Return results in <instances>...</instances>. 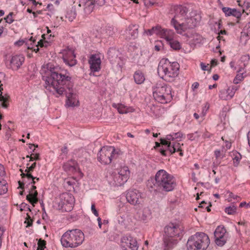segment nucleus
<instances>
[{
  "instance_id": "nucleus-1",
  "label": "nucleus",
  "mask_w": 250,
  "mask_h": 250,
  "mask_svg": "<svg viewBox=\"0 0 250 250\" xmlns=\"http://www.w3.org/2000/svg\"><path fill=\"white\" fill-rule=\"evenodd\" d=\"M41 73L45 81L44 87L54 94H65L66 104L68 106L79 105V101L76 94L74 93L73 83L69 75L63 74L62 69L54 63H43L42 66Z\"/></svg>"
},
{
  "instance_id": "nucleus-2",
  "label": "nucleus",
  "mask_w": 250,
  "mask_h": 250,
  "mask_svg": "<svg viewBox=\"0 0 250 250\" xmlns=\"http://www.w3.org/2000/svg\"><path fill=\"white\" fill-rule=\"evenodd\" d=\"M176 186L174 177L164 169L158 170L154 178L147 182L146 186L151 192H169Z\"/></svg>"
},
{
  "instance_id": "nucleus-3",
  "label": "nucleus",
  "mask_w": 250,
  "mask_h": 250,
  "mask_svg": "<svg viewBox=\"0 0 250 250\" xmlns=\"http://www.w3.org/2000/svg\"><path fill=\"white\" fill-rule=\"evenodd\" d=\"M174 17L171 21V24L178 34H182L188 29L192 28L197 24V21L193 18H188L186 15L187 8L181 5L173 7Z\"/></svg>"
},
{
  "instance_id": "nucleus-4",
  "label": "nucleus",
  "mask_w": 250,
  "mask_h": 250,
  "mask_svg": "<svg viewBox=\"0 0 250 250\" xmlns=\"http://www.w3.org/2000/svg\"><path fill=\"white\" fill-rule=\"evenodd\" d=\"M84 240L83 233L79 229H69L61 237V243L64 248H75L81 245Z\"/></svg>"
},
{
  "instance_id": "nucleus-5",
  "label": "nucleus",
  "mask_w": 250,
  "mask_h": 250,
  "mask_svg": "<svg viewBox=\"0 0 250 250\" xmlns=\"http://www.w3.org/2000/svg\"><path fill=\"white\" fill-rule=\"evenodd\" d=\"M152 91L155 100L161 104L169 103L172 99L171 86L163 82H157L152 87Z\"/></svg>"
},
{
  "instance_id": "nucleus-6",
  "label": "nucleus",
  "mask_w": 250,
  "mask_h": 250,
  "mask_svg": "<svg viewBox=\"0 0 250 250\" xmlns=\"http://www.w3.org/2000/svg\"><path fill=\"white\" fill-rule=\"evenodd\" d=\"M209 243L208 235L204 232H198L189 237L187 247L188 250H205Z\"/></svg>"
},
{
  "instance_id": "nucleus-7",
  "label": "nucleus",
  "mask_w": 250,
  "mask_h": 250,
  "mask_svg": "<svg viewBox=\"0 0 250 250\" xmlns=\"http://www.w3.org/2000/svg\"><path fill=\"white\" fill-rule=\"evenodd\" d=\"M179 63H159L158 74L163 79L168 80L177 77L179 74Z\"/></svg>"
},
{
  "instance_id": "nucleus-8",
  "label": "nucleus",
  "mask_w": 250,
  "mask_h": 250,
  "mask_svg": "<svg viewBox=\"0 0 250 250\" xmlns=\"http://www.w3.org/2000/svg\"><path fill=\"white\" fill-rule=\"evenodd\" d=\"M118 154L114 147L105 146L103 147L97 154L98 160L102 164L107 165L111 163L113 159L117 158Z\"/></svg>"
},
{
  "instance_id": "nucleus-9",
  "label": "nucleus",
  "mask_w": 250,
  "mask_h": 250,
  "mask_svg": "<svg viewBox=\"0 0 250 250\" xmlns=\"http://www.w3.org/2000/svg\"><path fill=\"white\" fill-rule=\"evenodd\" d=\"M146 33L148 35L155 34L158 37L164 39L168 42L175 39L176 36L173 30L169 29L162 28L159 26L152 27L151 29L146 31Z\"/></svg>"
},
{
  "instance_id": "nucleus-10",
  "label": "nucleus",
  "mask_w": 250,
  "mask_h": 250,
  "mask_svg": "<svg viewBox=\"0 0 250 250\" xmlns=\"http://www.w3.org/2000/svg\"><path fill=\"white\" fill-rule=\"evenodd\" d=\"M130 173V170L127 166H121L118 169V173L113 175V184L117 186L124 185L128 179Z\"/></svg>"
},
{
  "instance_id": "nucleus-11",
  "label": "nucleus",
  "mask_w": 250,
  "mask_h": 250,
  "mask_svg": "<svg viewBox=\"0 0 250 250\" xmlns=\"http://www.w3.org/2000/svg\"><path fill=\"white\" fill-rule=\"evenodd\" d=\"M120 246L123 250H138L139 247L136 238L130 235H125L121 237Z\"/></svg>"
},
{
  "instance_id": "nucleus-12",
  "label": "nucleus",
  "mask_w": 250,
  "mask_h": 250,
  "mask_svg": "<svg viewBox=\"0 0 250 250\" xmlns=\"http://www.w3.org/2000/svg\"><path fill=\"white\" fill-rule=\"evenodd\" d=\"M183 231V228L179 223H170L165 228V235L168 237H180Z\"/></svg>"
},
{
  "instance_id": "nucleus-13",
  "label": "nucleus",
  "mask_w": 250,
  "mask_h": 250,
  "mask_svg": "<svg viewBox=\"0 0 250 250\" xmlns=\"http://www.w3.org/2000/svg\"><path fill=\"white\" fill-rule=\"evenodd\" d=\"M126 199L128 203L132 205H138L143 201L142 194L139 190H128L126 195Z\"/></svg>"
},
{
  "instance_id": "nucleus-14",
  "label": "nucleus",
  "mask_w": 250,
  "mask_h": 250,
  "mask_svg": "<svg viewBox=\"0 0 250 250\" xmlns=\"http://www.w3.org/2000/svg\"><path fill=\"white\" fill-rule=\"evenodd\" d=\"M161 144L164 146H166L167 149L168 150L171 154L174 153L176 151H180V155H183L182 152L180 144L177 142L172 143H168V141L163 138L160 139Z\"/></svg>"
},
{
  "instance_id": "nucleus-15",
  "label": "nucleus",
  "mask_w": 250,
  "mask_h": 250,
  "mask_svg": "<svg viewBox=\"0 0 250 250\" xmlns=\"http://www.w3.org/2000/svg\"><path fill=\"white\" fill-rule=\"evenodd\" d=\"M238 88L235 86L228 87L227 89H221L219 91V97L222 100H228L234 96Z\"/></svg>"
},
{
  "instance_id": "nucleus-16",
  "label": "nucleus",
  "mask_w": 250,
  "mask_h": 250,
  "mask_svg": "<svg viewBox=\"0 0 250 250\" xmlns=\"http://www.w3.org/2000/svg\"><path fill=\"white\" fill-rule=\"evenodd\" d=\"M222 10L226 17L233 16L236 18L237 19V23H239L242 15L245 12L244 9H243L242 12H241L235 8H231L228 7H223Z\"/></svg>"
},
{
  "instance_id": "nucleus-17",
  "label": "nucleus",
  "mask_w": 250,
  "mask_h": 250,
  "mask_svg": "<svg viewBox=\"0 0 250 250\" xmlns=\"http://www.w3.org/2000/svg\"><path fill=\"white\" fill-rule=\"evenodd\" d=\"M178 243V240L176 238L164 235L163 239V250H171Z\"/></svg>"
},
{
  "instance_id": "nucleus-18",
  "label": "nucleus",
  "mask_w": 250,
  "mask_h": 250,
  "mask_svg": "<svg viewBox=\"0 0 250 250\" xmlns=\"http://www.w3.org/2000/svg\"><path fill=\"white\" fill-rule=\"evenodd\" d=\"M63 170L68 173H74L77 171L78 168V164L74 160H71L63 165Z\"/></svg>"
},
{
  "instance_id": "nucleus-19",
  "label": "nucleus",
  "mask_w": 250,
  "mask_h": 250,
  "mask_svg": "<svg viewBox=\"0 0 250 250\" xmlns=\"http://www.w3.org/2000/svg\"><path fill=\"white\" fill-rule=\"evenodd\" d=\"M36 187L34 185L32 186V188L29 192V194L26 196V199L33 206L37 204L38 202L37 197L38 193L36 190Z\"/></svg>"
},
{
  "instance_id": "nucleus-20",
  "label": "nucleus",
  "mask_w": 250,
  "mask_h": 250,
  "mask_svg": "<svg viewBox=\"0 0 250 250\" xmlns=\"http://www.w3.org/2000/svg\"><path fill=\"white\" fill-rule=\"evenodd\" d=\"M203 40L202 37L196 33H192L188 37V42L190 45L195 46L197 44L202 43Z\"/></svg>"
},
{
  "instance_id": "nucleus-21",
  "label": "nucleus",
  "mask_w": 250,
  "mask_h": 250,
  "mask_svg": "<svg viewBox=\"0 0 250 250\" xmlns=\"http://www.w3.org/2000/svg\"><path fill=\"white\" fill-rule=\"evenodd\" d=\"M61 198L64 199V202L59 203V206H61V208H63L64 206H66L67 204L70 205V208L72 207L73 204L74 202V198L71 194H64L62 195Z\"/></svg>"
},
{
  "instance_id": "nucleus-22",
  "label": "nucleus",
  "mask_w": 250,
  "mask_h": 250,
  "mask_svg": "<svg viewBox=\"0 0 250 250\" xmlns=\"http://www.w3.org/2000/svg\"><path fill=\"white\" fill-rule=\"evenodd\" d=\"M2 84L1 83L0 81V101L2 107L7 108L9 106V101L10 96L7 94L2 95V91L3 90Z\"/></svg>"
},
{
  "instance_id": "nucleus-23",
  "label": "nucleus",
  "mask_w": 250,
  "mask_h": 250,
  "mask_svg": "<svg viewBox=\"0 0 250 250\" xmlns=\"http://www.w3.org/2000/svg\"><path fill=\"white\" fill-rule=\"evenodd\" d=\"M112 105L113 107L117 109L120 114H126L134 110L132 107H127L122 104L113 103Z\"/></svg>"
},
{
  "instance_id": "nucleus-24",
  "label": "nucleus",
  "mask_w": 250,
  "mask_h": 250,
  "mask_svg": "<svg viewBox=\"0 0 250 250\" xmlns=\"http://www.w3.org/2000/svg\"><path fill=\"white\" fill-rule=\"evenodd\" d=\"M75 55L72 49L64 50L62 52V59L64 62H70L74 60Z\"/></svg>"
},
{
  "instance_id": "nucleus-25",
  "label": "nucleus",
  "mask_w": 250,
  "mask_h": 250,
  "mask_svg": "<svg viewBox=\"0 0 250 250\" xmlns=\"http://www.w3.org/2000/svg\"><path fill=\"white\" fill-rule=\"evenodd\" d=\"M88 62H102L104 59V55L99 52H96L91 54L89 57Z\"/></svg>"
},
{
  "instance_id": "nucleus-26",
  "label": "nucleus",
  "mask_w": 250,
  "mask_h": 250,
  "mask_svg": "<svg viewBox=\"0 0 250 250\" xmlns=\"http://www.w3.org/2000/svg\"><path fill=\"white\" fill-rule=\"evenodd\" d=\"M245 65L244 64V67H240L238 68V69L237 70V72L238 73L233 80V83L235 84H238L240 83L241 81H242L244 78L243 76V74L245 72V71L244 70V67Z\"/></svg>"
},
{
  "instance_id": "nucleus-27",
  "label": "nucleus",
  "mask_w": 250,
  "mask_h": 250,
  "mask_svg": "<svg viewBox=\"0 0 250 250\" xmlns=\"http://www.w3.org/2000/svg\"><path fill=\"white\" fill-rule=\"evenodd\" d=\"M135 82L138 84H142L145 80L144 75L140 70L136 71L134 74Z\"/></svg>"
},
{
  "instance_id": "nucleus-28",
  "label": "nucleus",
  "mask_w": 250,
  "mask_h": 250,
  "mask_svg": "<svg viewBox=\"0 0 250 250\" xmlns=\"http://www.w3.org/2000/svg\"><path fill=\"white\" fill-rule=\"evenodd\" d=\"M183 136V134L181 132H178L177 133H172L171 134L167 135L166 137V138L164 139L168 141V143H170L171 141H174L175 140L180 139Z\"/></svg>"
},
{
  "instance_id": "nucleus-29",
  "label": "nucleus",
  "mask_w": 250,
  "mask_h": 250,
  "mask_svg": "<svg viewBox=\"0 0 250 250\" xmlns=\"http://www.w3.org/2000/svg\"><path fill=\"white\" fill-rule=\"evenodd\" d=\"M94 4L95 0H89L87 3H86V4L83 5V6H82L84 7L85 12L87 14H89L92 11Z\"/></svg>"
},
{
  "instance_id": "nucleus-30",
  "label": "nucleus",
  "mask_w": 250,
  "mask_h": 250,
  "mask_svg": "<svg viewBox=\"0 0 250 250\" xmlns=\"http://www.w3.org/2000/svg\"><path fill=\"white\" fill-rule=\"evenodd\" d=\"M215 242L218 246L222 247L225 245L227 242V239L225 235L223 236H214Z\"/></svg>"
},
{
  "instance_id": "nucleus-31",
  "label": "nucleus",
  "mask_w": 250,
  "mask_h": 250,
  "mask_svg": "<svg viewBox=\"0 0 250 250\" xmlns=\"http://www.w3.org/2000/svg\"><path fill=\"white\" fill-rule=\"evenodd\" d=\"M231 156L233 157V164L235 167H237L241 159V154L236 151L231 152Z\"/></svg>"
},
{
  "instance_id": "nucleus-32",
  "label": "nucleus",
  "mask_w": 250,
  "mask_h": 250,
  "mask_svg": "<svg viewBox=\"0 0 250 250\" xmlns=\"http://www.w3.org/2000/svg\"><path fill=\"white\" fill-rule=\"evenodd\" d=\"M170 45L171 48H172L173 50H178L181 49V44L180 42L175 40V39H173L170 42H168Z\"/></svg>"
},
{
  "instance_id": "nucleus-33",
  "label": "nucleus",
  "mask_w": 250,
  "mask_h": 250,
  "mask_svg": "<svg viewBox=\"0 0 250 250\" xmlns=\"http://www.w3.org/2000/svg\"><path fill=\"white\" fill-rule=\"evenodd\" d=\"M226 233V230L224 227L218 226L217 227L214 232V236H223L225 235Z\"/></svg>"
},
{
  "instance_id": "nucleus-34",
  "label": "nucleus",
  "mask_w": 250,
  "mask_h": 250,
  "mask_svg": "<svg viewBox=\"0 0 250 250\" xmlns=\"http://www.w3.org/2000/svg\"><path fill=\"white\" fill-rule=\"evenodd\" d=\"M201 68L203 71H208L210 73L212 67L215 66L217 63H200Z\"/></svg>"
},
{
  "instance_id": "nucleus-35",
  "label": "nucleus",
  "mask_w": 250,
  "mask_h": 250,
  "mask_svg": "<svg viewBox=\"0 0 250 250\" xmlns=\"http://www.w3.org/2000/svg\"><path fill=\"white\" fill-rule=\"evenodd\" d=\"M7 191L6 182L3 179H0V195L3 194Z\"/></svg>"
},
{
  "instance_id": "nucleus-36",
  "label": "nucleus",
  "mask_w": 250,
  "mask_h": 250,
  "mask_svg": "<svg viewBox=\"0 0 250 250\" xmlns=\"http://www.w3.org/2000/svg\"><path fill=\"white\" fill-rule=\"evenodd\" d=\"M35 148H34L33 149V153L31 154L30 156L27 155L26 158H30V161H32L33 160H40V154L35 151Z\"/></svg>"
},
{
  "instance_id": "nucleus-37",
  "label": "nucleus",
  "mask_w": 250,
  "mask_h": 250,
  "mask_svg": "<svg viewBox=\"0 0 250 250\" xmlns=\"http://www.w3.org/2000/svg\"><path fill=\"white\" fill-rule=\"evenodd\" d=\"M24 61V58L22 55H17L12 57L11 62H23Z\"/></svg>"
},
{
  "instance_id": "nucleus-38",
  "label": "nucleus",
  "mask_w": 250,
  "mask_h": 250,
  "mask_svg": "<svg viewBox=\"0 0 250 250\" xmlns=\"http://www.w3.org/2000/svg\"><path fill=\"white\" fill-rule=\"evenodd\" d=\"M90 68L91 73L89 74L91 75V73L98 72L101 69V63H90Z\"/></svg>"
},
{
  "instance_id": "nucleus-39",
  "label": "nucleus",
  "mask_w": 250,
  "mask_h": 250,
  "mask_svg": "<svg viewBox=\"0 0 250 250\" xmlns=\"http://www.w3.org/2000/svg\"><path fill=\"white\" fill-rule=\"evenodd\" d=\"M200 136V134L198 131H195L193 133L188 134V138L191 141L197 140Z\"/></svg>"
},
{
  "instance_id": "nucleus-40",
  "label": "nucleus",
  "mask_w": 250,
  "mask_h": 250,
  "mask_svg": "<svg viewBox=\"0 0 250 250\" xmlns=\"http://www.w3.org/2000/svg\"><path fill=\"white\" fill-rule=\"evenodd\" d=\"M20 171H21V176H22V178L26 177L28 179L31 180V183L33 185H34L36 183V182L34 181V176L31 174H24L23 172V170L21 169Z\"/></svg>"
},
{
  "instance_id": "nucleus-41",
  "label": "nucleus",
  "mask_w": 250,
  "mask_h": 250,
  "mask_svg": "<svg viewBox=\"0 0 250 250\" xmlns=\"http://www.w3.org/2000/svg\"><path fill=\"white\" fill-rule=\"evenodd\" d=\"M6 66L8 69H12L13 70H18L22 63H6Z\"/></svg>"
},
{
  "instance_id": "nucleus-42",
  "label": "nucleus",
  "mask_w": 250,
  "mask_h": 250,
  "mask_svg": "<svg viewBox=\"0 0 250 250\" xmlns=\"http://www.w3.org/2000/svg\"><path fill=\"white\" fill-rule=\"evenodd\" d=\"M225 211L228 214H233L236 211V207L235 206H231L225 208Z\"/></svg>"
},
{
  "instance_id": "nucleus-43",
  "label": "nucleus",
  "mask_w": 250,
  "mask_h": 250,
  "mask_svg": "<svg viewBox=\"0 0 250 250\" xmlns=\"http://www.w3.org/2000/svg\"><path fill=\"white\" fill-rule=\"evenodd\" d=\"M37 163L36 162L33 163L30 166H29V164L27 165V168L25 170V172L24 174H28L31 173L32 171L35 169L36 167Z\"/></svg>"
},
{
  "instance_id": "nucleus-44",
  "label": "nucleus",
  "mask_w": 250,
  "mask_h": 250,
  "mask_svg": "<svg viewBox=\"0 0 250 250\" xmlns=\"http://www.w3.org/2000/svg\"><path fill=\"white\" fill-rule=\"evenodd\" d=\"M151 215V210L148 208H145L143 210V219H146Z\"/></svg>"
},
{
  "instance_id": "nucleus-45",
  "label": "nucleus",
  "mask_w": 250,
  "mask_h": 250,
  "mask_svg": "<svg viewBox=\"0 0 250 250\" xmlns=\"http://www.w3.org/2000/svg\"><path fill=\"white\" fill-rule=\"evenodd\" d=\"M38 245L37 250H43L45 248L46 241L40 239L38 241Z\"/></svg>"
},
{
  "instance_id": "nucleus-46",
  "label": "nucleus",
  "mask_w": 250,
  "mask_h": 250,
  "mask_svg": "<svg viewBox=\"0 0 250 250\" xmlns=\"http://www.w3.org/2000/svg\"><path fill=\"white\" fill-rule=\"evenodd\" d=\"M13 15L14 13L13 12H10L5 18H4V20L7 23L11 24L14 21L13 17Z\"/></svg>"
},
{
  "instance_id": "nucleus-47",
  "label": "nucleus",
  "mask_w": 250,
  "mask_h": 250,
  "mask_svg": "<svg viewBox=\"0 0 250 250\" xmlns=\"http://www.w3.org/2000/svg\"><path fill=\"white\" fill-rule=\"evenodd\" d=\"M48 44V42L46 41H43L42 40H40V41H39L38 42V45H37V49H35L34 50L36 51V52H37L39 51V46L41 47H46L47 44Z\"/></svg>"
},
{
  "instance_id": "nucleus-48",
  "label": "nucleus",
  "mask_w": 250,
  "mask_h": 250,
  "mask_svg": "<svg viewBox=\"0 0 250 250\" xmlns=\"http://www.w3.org/2000/svg\"><path fill=\"white\" fill-rule=\"evenodd\" d=\"M27 209L29 211H31V209L30 208L29 206L25 203H22L20 205V210L21 211L23 210Z\"/></svg>"
},
{
  "instance_id": "nucleus-49",
  "label": "nucleus",
  "mask_w": 250,
  "mask_h": 250,
  "mask_svg": "<svg viewBox=\"0 0 250 250\" xmlns=\"http://www.w3.org/2000/svg\"><path fill=\"white\" fill-rule=\"evenodd\" d=\"M144 4L146 6L153 5L155 2V0H144Z\"/></svg>"
},
{
  "instance_id": "nucleus-50",
  "label": "nucleus",
  "mask_w": 250,
  "mask_h": 250,
  "mask_svg": "<svg viewBox=\"0 0 250 250\" xmlns=\"http://www.w3.org/2000/svg\"><path fill=\"white\" fill-rule=\"evenodd\" d=\"M5 175V169L3 165L0 164V177H3Z\"/></svg>"
},
{
  "instance_id": "nucleus-51",
  "label": "nucleus",
  "mask_w": 250,
  "mask_h": 250,
  "mask_svg": "<svg viewBox=\"0 0 250 250\" xmlns=\"http://www.w3.org/2000/svg\"><path fill=\"white\" fill-rule=\"evenodd\" d=\"M91 208V211H92V213L96 217H98L99 216V213H98V211L96 210V209L95 208V204H92Z\"/></svg>"
},
{
  "instance_id": "nucleus-52",
  "label": "nucleus",
  "mask_w": 250,
  "mask_h": 250,
  "mask_svg": "<svg viewBox=\"0 0 250 250\" xmlns=\"http://www.w3.org/2000/svg\"><path fill=\"white\" fill-rule=\"evenodd\" d=\"M27 216L28 218L25 221V223H27L26 227H30L32 225L33 220L31 219L30 217L28 215H27Z\"/></svg>"
},
{
  "instance_id": "nucleus-53",
  "label": "nucleus",
  "mask_w": 250,
  "mask_h": 250,
  "mask_svg": "<svg viewBox=\"0 0 250 250\" xmlns=\"http://www.w3.org/2000/svg\"><path fill=\"white\" fill-rule=\"evenodd\" d=\"M246 207V208H250V202L247 203L246 202H241L239 205V207L243 208Z\"/></svg>"
},
{
  "instance_id": "nucleus-54",
  "label": "nucleus",
  "mask_w": 250,
  "mask_h": 250,
  "mask_svg": "<svg viewBox=\"0 0 250 250\" xmlns=\"http://www.w3.org/2000/svg\"><path fill=\"white\" fill-rule=\"evenodd\" d=\"M211 136V134L206 130V131L202 135V137L204 139L209 138Z\"/></svg>"
},
{
  "instance_id": "nucleus-55",
  "label": "nucleus",
  "mask_w": 250,
  "mask_h": 250,
  "mask_svg": "<svg viewBox=\"0 0 250 250\" xmlns=\"http://www.w3.org/2000/svg\"><path fill=\"white\" fill-rule=\"evenodd\" d=\"M199 86V83L198 82H194L191 86V88L193 91H195L196 89L198 88Z\"/></svg>"
},
{
  "instance_id": "nucleus-56",
  "label": "nucleus",
  "mask_w": 250,
  "mask_h": 250,
  "mask_svg": "<svg viewBox=\"0 0 250 250\" xmlns=\"http://www.w3.org/2000/svg\"><path fill=\"white\" fill-rule=\"evenodd\" d=\"M165 148H161L160 149V152L161 153V154L163 156H167L166 151L167 150H168L167 148L166 147V146H165Z\"/></svg>"
},
{
  "instance_id": "nucleus-57",
  "label": "nucleus",
  "mask_w": 250,
  "mask_h": 250,
  "mask_svg": "<svg viewBox=\"0 0 250 250\" xmlns=\"http://www.w3.org/2000/svg\"><path fill=\"white\" fill-rule=\"evenodd\" d=\"M229 198H233L234 199H236L237 200V198H240V197L238 196L237 195H234L233 193L232 192H229Z\"/></svg>"
},
{
  "instance_id": "nucleus-58",
  "label": "nucleus",
  "mask_w": 250,
  "mask_h": 250,
  "mask_svg": "<svg viewBox=\"0 0 250 250\" xmlns=\"http://www.w3.org/2000/svg\"><path fill=\"white\" fill-rule=\"evenodd\" d=\"M225 147H226V149H229L231 148V142L228 141H227L226 140L225 141Z\"/></svg>"
},
{
  "instance_id": "nucleus-59",
  "label": "nucleus",
  "mask_w": 250,
  "mask_h": 250,
  "mask_svg": "<svg viewBox=\"0 0 250 250\" xmlns=\"http://www.w3.org/2000/svg\"><path fill=\"white\" fill-rule=\"evenodd\" d=\"M89 0H80L79 6L81 7L83 6V5L86 4V3H87Z\"/></svg>"
},
{
  "instance_id": "nucleus-60",
  "label": "nucleus",
  "mask_w": 250,
  "mask_h": 250,
  "mask_svg": "<svg viewBox=\"0 0 250 250\" xmlns=\"http://www.w3.org/2000/svg\"><path fill=\"white\" fill-rule=\"evenodd\" d=\"M61 151L62 153L66 155L68 153V149L66 146H64L62 149Z\"/></svg>"
},
{
  "instance_id": "nucleus-61",
  "label": "nucleus",
  "mask_w": 250,
  "mask_h": 250,
  "mask_svg": "<svg viewBox=\"0 0 250 250\" xmlns=\"http://www.w3.org/2000/svg\"><path fill=\"white\" fill-rule=\"evenodd\" d=\"M214 154L216 158H218L221 156V152L219 150H216L214 151Z\"/></svg>"
},
{
  "instance_id": "nucleus-62",
  "label": "nucleus",
  "mask_w": 250,
  "mask_h": 250,
  "mask_svg": "<svg viewBox=\"0 0 250 250\" xmlns=\"http://www.w3.org/2000/svg\"><path fill=\"white\" fill-rule=\"evenodd\" d=\"M244 5L247 7L249 8L250 7V0H246L244 2Z\"/></svg>"
},
{
  "instance_id": "nucleus-63",
  "label": "nucleus",
  "mask_w": 250,
  "mask_h": 250,
  "mask_svg": "<svg viewBox=\"0 0 250 250\" xmlns=\"http://www.w3.org/2000/svg\"><path fill=\"white\" fill-rule=\"evenodd\" d=\"M97 221L98 222V226L100 228H101L102 225L101 218L100 217H98L97 219Z\"/></svg>"
},
{
  "instance_id": "nucleus-64",
  "label": "nucleus",
  "mask_w": 250,
  "mask_h": 250,
  "mask_svg": "<svg viewBox=\"0 0 250 250\" xmlns=\"http://www.w3.org/2000/svg\"><path fill=\"white\" fill-rule=\"evenodd\" d=\"M247 138L248 140L249 145L250 146V130L247 133Z\"/></svg>"
}]
</instances>
